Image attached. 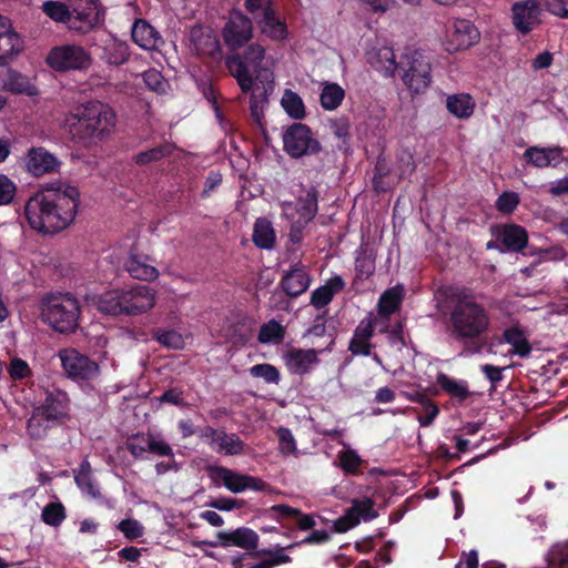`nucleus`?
<instances>
[{
  "label": "nucleus",
  "mask_w": 568,
  "mask_h": 568,
  "mask_svg": "<svg viewBox=\"0 0 568 568\" xmlns=\"http://www.w3.org/2000/svg\"><path fill=\"white\" fill-rule=\"evenodd\" d=\"M346 286L345 281L341 275L329 277L324 285L314 290L311 294L310 304L316 310L324 308L341 293Z\"/></svg>",
  "instance_id": "nucleus-29"
},
{
  "label": "nucleus",
  "mask_w": 568,
  "mask_h": 568,
  "mask_svg": "<svg viewBox=\"0 0 568 568\" xmlns=\"http://www.w3.org/2000/svg\"><path fill=\"white\" fill-rule=\"evenodd\" d=\"M45 61L51 69L58 72L85 71L93 62L91 53L82 45L74 43L51 48Z\"/></svg>",
  "instance_id": "nucleus-8"
},
{
  "label": "nucleus",
  "mask_w": 568,
  "mask_h": 568,
  "mask_svg": "<svg viewBox=\"0 0 568 568\" xmlns=\"http://www.w3.org/2000/svg\"><path fill=\"white\" fill-rule=\"evenodd\" d=\"M53 425L50 418L36 408L28 419L27 430L31 438L42 439L47 436L48 429Z\"/></svg>",
  "instance_id": "nucleus-42"
},
{
  "label": "nucleus",
  "mask_w": 568,
  "mask_h": 568,
  "mask_svg": "<svg viewBox=\"0 0 568 568\" xmlns=\"http://www.w3.org/2000/svg\"><path fill=\"white\" fill-rule=\"evenodd\" d=\"M42 11L51 20L58 23H63L69 28L71 24V9L70 2L65 3L62 1L48 0L42 4Z\"/></svg>",
  "instance_id": "nucleus-38"
},
{
  "label": "nucleus",
  "mask_w": 568,
  "mask_h": 568,
  "mask_svg": "<svg viewBox=\"0 0 568 568\" xmlns=\"http://www.w3.org/2000/svg\"><path fill=\"white\" fill-rule=\"evenodd\" d=\"M339 467L347 475H357L364 463L361 456L353 449L338 453Z\"/></svg>",
  "instance_id": "nucleus-51"
},
{
  "label": "nucleus",
  "mask_w": 568,
  "mask_h": 568,
  "mask_svg": "<svg viewBox=\"0 0 568 568\" xmlns=\"http://www.w3.org/2000/svg\"><path fill=\"white\" fill-rule=\"evenodd\" d=\"M285 334V327L273 318L260 327L257 339L262 344H280L283 342Z\"/></svg>",
  "instance_id": "nucleus-40"
},
{
  "label": "nucleus",
  "mask_w": 568,
  "mask_h": 568,
  "mask_svg": "<svg viewBox=\"0 0 568 568\" xmlns=\"http://www.w3.org/2000/svg\"><path fill=\"white\" fill-rule=\"evenodd\" d=\"M71 24L69 30L87 34L104 21V10L98 0H69Z\"/></svg>",
  "instance_id": "nucleus-10"
},
{
  "label": "nucleus",
  "mask_w": 568,
  "mask_h": 568,
  "mask_svg": "<svg viewBox=\"0 0 568 568\" xmlns=\"http://www.w3.org/2000/svg\"><path fill=\"white\" fill-rule=\"evenodd\" d=\"M215 450L223 453L224 455L233 456L243 453L244 443L235 434H226L221 430L220 437H217Z\"/></svg>",
  "instance_id": "nucleus-45"
},
{
  "label": "nucleus",
  "mask_w": 568,
  "mask_h": 568,
  "mask_svg": "<svg viewBox=\"0 0 568 568\" xmlns=\"http://www.w3.org/2000/svg\"><path fill=\"white\" fill-rule=\"evenodd\" d=\"M374 507L375 501L372 498L365 497L363 499H352V505L347 509L353 517L358 519L359 524L361 520L371 521L378 517V511Z\"/></svg>",
  "instance_id": "nucleus-43"
},
{
  "label": "nucleus",
  "mask_w": 568,
  "mask_h": 568,
  "mask_svg": "<svg viewBox=\"0 0 568 568\" xmlns=\"http://www.w3.org/2000/svg\"><path fill=\"white\" fill-rule=\"evenodd\" d=\"M80 303L71 294H55L41 302V318L61 334L74 333L79 326Z\"/></svg>",
  "instance_id": "nucleus-4"
},
{
  "label": "nucleus",
  "mask_w": 568,
  "mask_h": 568,
  "mask_svg": "<svg viewBox=\"0 0 568 568\" xmlns=\"http://www.w3.org/2000/svg\"><path fill=\"white\" fill-rule=\"evenodd\" d=\"M8 373L12 381H22L32 375L29 364L20 357L10 361Z\"/></svg>",
  "instance_id": "nucleus-57"
},
{
  "label": "nucleus",
  "mask_w": 568,
  "mask_h": 568,
  "mask_svg": "<svg viewBox=\"0 0 568 568\" xmlns=\"http://www.w3.org/2000/svg\"><path fill=\"white\" fill-rule=\"evenodd\" d=\"M281 104L285 112L295 120H302L305 118V105L302 98L292 90H285Z\"/></svg>",
  "instance_id": "nucleus-44"
},
{
  "label": "nucleus",
  "mask_w": 568,
  "mask_h": 568,
  "mask_svg": "<svg viewBox=\"0 0 568 568\" xmlns=\"http://www.w3.org/2000/svg\"><path fill=\"white\" fill-rule=\"evenodd\" d=\"M265 511L286 528L283 535L287 538H293L295 532V530L288 526V523H294L296 528L303 531L311 530L316 526L315 514H305L301 509L286 504L273 505Z\"/></svg>",
  "instance_id": "nucleus-12"
},
{
  "label": "nucleus",
  "mask_w": 568,
  "mask_h": 568,
  "mask_svg": "<svg viewBox=\"0 0 568 568\" xmlns=\"http://www.w3.org/2000/svg\"><path fill=\"white\" fill-rule=\"evenodd\" d=\"M499 239L509 252H523L528 244V233L518 224H505L500 227Z\"/></svg>",
  "instance_id": "nucleus-30"
},
{
  "label": "nucleus",
  "mask_w": 568,
  "mask_h": 568,
  "mask_svg": "<svg viewBox=\"0 0 568 568\" xmlns=\"http://www.w3.org/2000/svg\"><path fill=\"white\" fill-rule=\"evenodd\" d=\"M153 435L148 433H135L128 437L126 448L130 454L135 458H143L145 453H149Z\"/></svg>",
  "instance_id": "nucleus-47"
},
{
  "label": "nucleus",
  "mask_w": 568,
  "mask_h": 568,
  "mask_svg": "<svg viewBox=\"0 0 568 568\" xmlns=\"http://www.w3.org/2000/svg\"><path fill=\"white\" fill-rule=\"evenodd\" d=\"M446 108L456 118L468 119L474 113L475 102L470 94H453L447 97Z\"/></svg>",
  "instance_id": "nucleus-36"
},
{
  "label": "nucleus",
  "mask_w": 568,
  "mask_h": 568,
  "mask_svg": "<svg viewBox=\"0 0 568 568\" xmlns=\"http://www.w3.org/2000/svg\"><path fill=\"white\" fill-rule=\"evenodd\" d=\"M191 42L199 55L216 59L221 54L220 41L211 30L201 27L192 28Z\"/></svg>",
  "instance_id": "nucleus-28"
},
{
  "label": "nucleus",
  "mask_w": 568,
  "mask_h": 568,
  "mask_svg": "<svg viewBox=\"0 0 568 568\" xmlns=\"http://www.w3.org/2000/svg\"><path fill=\"white\" fill-rule=\"evenodd\" d=\"M480 38L476 26L467 19H457L446 41L448 52L463 51L476 44Z\"/></svg>",
  "instance_id": "nucleus-17"
},
{
  "label": "nucleus",
  "mask_w": 568,
  "mask_h": 568,
  "mask_svg": "<svg viewBox=\"0 0 568 568\" xmlns=\"http://www.w3.org/2000/svg\"><path fill=\"white\" fill-rule=\"evenodd\" d=\"M74 481L78 488L85 495L90 496L93 499H98L101 497V491L99 486L92 475V469L90 463L84 459L78 470L74 473Z\"/></svg>",
  "instance_id": "nucleus-33"
},
{
  "label": "nucleus",
  "mask_w": 568,
  "mask_h": 568,
  "mask_svg": "<svg viewBox=\"0 0 568 568\" xmlns=\"http://www.w3.org/2000/svg\"><path fill=\"white\" fill-rule=\"evenodd\" d=\"M69 402L70 399L65 392L54 389L47 392L43 403L37 408L50 418L52 424H58L68 416Z\"/></svg>",
  "instance_id": "nucleus-24"
},
{
  "label": "nucleus",
  "mask_w": 568,
  "mask_h": 568,
  "mask_svg": "<svg viewBox=\"0 0 568 568\" xmlns=\"http://www.w3.org/2000/svg\"><path fill=\"white\" fill-rule=\"evenodd\" d=\"M225 44L236 50L246 44L253 37V20L242 12H237L227 21L222 31Z\"/></svg>",
  "instance_id": "nucleus-14"
},
{
  "label": "nucleus",
  "mask_w": 568,
  "mask_h": 568,
  "mask_svg": "<svg viewBox=\"0 0 568 568\" xmlns=\"http://www.w3.org/2000/svg\"><path fill=\"white\" fill-rule=\"evenodd\" d=\"M244 8L254 19L261 12L275 9V0H244Z\"/></svg>",
  "instance_id": "nucleus-63"
},
{
  "label": "nucleus",
  "mask_w": 568,
  "mask_h": 568,
  "mask_svg": "<svg viewBox=\"0 0 568 568\" xmlns=\"http://www.w3.org/2000/svg\"><path fill=\"white\" fill-rule=\"evenodd\" d=\"M403 288L399 286L386 290L378 298L377 314L382 318H388L392 314L399 311L403 302Z\"/></svg>",
  "instance_id": "nucleus-34"
},
{
  "label": "nucleus",
  "mask_w": 568,
  "mask_h": 568,
  "mask_svg": "<svg viewBox=\"0 0 568 568\" xmlns=\"http://www.w3.org/2000/svg\"><path fill=\"white\" fill-rule=\"evenodd\" d=\"M219 541H205L211 547L221 546L227 548L235 546L247 551H256L260 537L253 529L248 527H239L233 531H219L216 535Z\"/></svg>",
  "instance_id": "nucleus-18"
},
{
  "label": "nucleus",
  "mask_w": 568,
  "mask_h": 568,
  "mask_svg": "<svg viewBox=\"0 0 568 568\" xmlns=\"http://www.w3.org/2000/svg\"><path fill=\"white\" fill-rule=\"evenodd\" d=\"M4 88L16 94L33 95L36 93V89L30 83L29 79L18 72L9 74Z\"/></svg>",
  "instance_id": "nucleus-49"
},
{
  "label": "nucleus",
  "mask_w": 568,
  "mask_h": 568,
  "mask_svg": "<svg viewBox=\"0 0 568 568\" xmlns=\"http://www.w3.org/2000/svg\"><path fill=\"white\" fill-rule=\"evenodd\" d=\"M250 374L255 378H263L268 384H278L281 374L272 364H256L250 368Z\"/></svg>",
  "instance_id": "nucleus-53"
},
{
  "label": "nucleus",
  "mask_w": 568,
  "mask_h": 568,
  "mask_svg": "<svg viewBox=\"0 0 568 568\" xmlns=\"http://www.w3.org/2000/svg\"><path fill=\"white\" fill-rule=\"evenodd\" d=\"M250 97V112L253 122L262 128L263 126V105L267 103L266 90L264 88H257V90H251Z\"/></svg>",
  "instance_id": "nucleus-46"
},
{
  "label": "nucleus",
  "mask_w": 568,
  "mask_h": 568,
  "mask_svg": "<svg viewBox=\"0 0 568 568\" xmlns=\"http://www.w3.org/2000/svg\"><path fill=\"white\" fill-rule=\"evenodd\" d=\"M23 163L27 172L36 178L57 172L61 165L58 158L43 146L30 148Z\"/></svg>",
  "instance_id": "nucleus-16"
},
{
  "label": "nucleus",
  "mask_w": 568,
  "mask_h": 568,
  "mask_svg": "<svg viewBox=\"0 0 568 568\" xmlns=\"http://www.w3.org/2000/svg\"><path fill=\"white\" fill-rule=\"evenodd\" d=\"M54 206L50 210V214L57 215V217H65L70 215L65 221V229L73 222L78 212L80 202V192L75 186L67 185L63 189H54Z\"/></svg>",
  "instance_id": "nucleus-19"
},
{
  "label": "nucleus",
  "mask_w": 568,
  "mask_h": 568,
  "mask_svg": "<svg viewBox=\"0 0 568 568\" xmlns=\"http://www.w3.org/2000/svg\"><path fill=\"white\" fill-rule=\"evenodd\" d=\"M520 203L519 195L513 191L503 192L496 201V209L503 214H511Z\"/></svg>",
  "instance_id": "nucleus-54"
},
{
  "label": "nucleus",
  "mask_w": 568,
  "mask_h": 568,
  "mask_svg": "<svg viewBox=\"0 0 568 568\" xmlns=\"http://www.w3.org/2000/svg\"><path fill=\"white\" fill-rule=\"evenodd\" d=\"M62 367L74 381L89 382L95 379L100 374L97 362L77 349H64L60 353Z\"/></svg>",
  "instance_id": "nucleus-11"
},
{
  "label": "nucleus",
  "mask_w": 568,
  "mask_h": 568,
  "mask_svg": "<svg viewBox=\"0 0 568 568\" xmlns=\"http://www.w3.org/2000/svg\"><path fill=\"white\" fill-rule=\"evenodd\" d=\"M280 449L283 454H293L296 450V443L291 429L280 427L276 432Z\"/></svg>",
  "instance_id": "nucleus-61"
},
{
  "label": "nucleus",
  "mask_w": 568,
  "mask_h": 568,
  "mask_svg": "<svg viewBox=\"0 0 568 568\" xmlns=\"http://www.w3.org/2000/svg\"><path fill=\"white\" fill-rule=\"evenodd\" d=\"M436 383L450 397L456 398L459 403L465 402L471 392L468 389V383L465 379H454L445 373H438Z\"/></svg>",
  "instance_id": "nucleus-35"
},
{
  "label": "nucleus",
  "mask_w": 568,
  "mask_h": 568,
  "mask_svg": "<svg viewBox=\"0 0 568 568\" xmlns=\"http://www.w3.org/2000/svg\"><path fill=\"white\" fill-rule=\"evenodd\" d=\"M131 37L135 44L149 51H158L164 44L160 32L143 19L134 22Z\"/></svg>",
  "instance_id": "nucleus-25"
},
{
  "label": "nucleus",
  "mask_w": 568,
  "mask_h": 568,
  "mask_svg": "<svg viewBox=\"0 0 568 568\" xmlns=\"http://www.w3.org/2000/svg\"><path fill=\"white\" fill-rule=\"evenodd\" d=\"M173 150L174 146L171 143L164 142L149 150L139 152L134 155L133 160L138 165H146L170 156Z\"/></svg>",
  "instance_id": "nucleus-39"
},
{
  "label": "nucleus",
  "mask_w": 568,
  "mask_h": 568,
  "mask_svg": "<svg viewBox=\"0 0 568 568\" xmlns=\"http://www.w3.org/2000/svg\"><path fill=\"white\" fill-rule=\"evenodd\" d=\"M130 58L129 48L125 43H115L108 53V62L113 65H121Z\"/></svg>",
  "instance_id": "nucleus-62"
},
{
  "label": "nucleus",
  "mask_w": 568,
  "mask_h": 568,
  "mask_svg": "<svg viewBox=\"0 0 568 568\" xmlns=\"http://www.w3.org/2000/svg\"><path fill=\"white\" fill-rule=\"evenodd\" d=\"M377 324L378 318L374 317V315L369 313L355 327L353 336L348 343V351L354 356L369 357L372 355V349L375 347L372 343V338L375 334Z\"/></svg>",
  "instance_id": "nucleus-15"
},
{
  "label": "nucleus",
  "mask_w": 568,
  "mask_h": 568,
  "mask_svg": "<svg viewBox=\"0 0 568 568\" xmlns=\"http://www.w3.org/2000/svg\"><path fill=\"white\" fill-rule=\"evenodd\" d=\"M207 474L216 485H223L233 494L245 491V474H240L224 466H209Z\"/></svg>",
  "instance_id": "nucleus-27"
},
{
  "label": "nucleus",
  "mask_w": 568,
  "mask_h": 568,
  "mask_svg": "<svg viewBox=\"0 0 568 568\" xmlns=\"http://www.w3.org/2000/svg\"><path fill=\"white\" fill-rule=\"evenodd\" d=\"M344 98L345 91L339 84L326 82L323 85L320 95V102L324 110L333 111L336 110L342 104Z\"/></svg>",
  "instance_id": "nucleus-37"
},
{
  "label": "nucleus",
  "mask_w": 568,
  "mask_h": 568,
  "mask_svg": "<svg viewBox=\"0 0 568 568\" xmlns=\"http://www.w3.org/2000/svg\"><path fill=\"white\" fill-rule=\"evenodd\" d=\"M118 529L129 540H135L143 536L144 527L141 523L133 518L123 519L119 523Z\"/></svg>",
  "instance_id": "nucleus-55"
},
{
  "label": "nucleus",
  "mask_w": 568,
  "mask_h": 568,
  "mask_svg": "<svg viewBox=\"0 0 568 568\" xmlns=\"http://www.w3.org/2000/svg\"><path fill=\"white\" fill-rule=\"evenodd\" d=\"M331 540V535L326 530H313L304 539L286 546L287 550L303 545H323Z\"/></svg>",
  "instance_id": "nucleus-59"
},
{
  "label": "nucleus",
  "mask_w": 568,
  "mask_h": 568,
  "mask_svg": "<svg viewBox=\"0 0 568 568\" xmlns=\"http://www.w3.org/2000/svg\"><path fill=\"white\" fill-rule=\"evenodd\" d=\"M149 255L130 252L124 262V270L135 280L151 282L159 277V271L151 263Z\"/></svg>",
  "instance_id": "nucleus-26"
},
{
  "label": "nucleus",
  "mask_w": 568,
  "mask_h": 568,
  "mask_svg": "<svg viewBox=\"0 0 568 568\" xmlns=\"http://www.w3.org/2000/svg\"><path fill=\"white\" fill-rule=\"evenodd\" d=\"M265 57V49L258 43L250 44L243 55L235 53L225 60V65L233 78H235L243 93H248L254 85V80L248 67L254 70L261 67Z\"/></svg>",
  "instance_id": "nucleus-7"
},
{
  "label": "nucleus",
  "mask_w": 568,
  "mask_h": 568,
  "mask_svg": "<svg viewBox=\"0 0 568 568\" xmlns=\"http://www.w3.org/2000/svg\"><path fill=\"white\" fill-rule=\"evenodd\" d=\"M51 195H54V189H45L30 196L24 205V216L31 229L54 234L65 229V221L70 215L63 220L50 214L54 206V199Z\"/></svg>",
  "instance_id": "nucleus-5"
},
{
  "label": "nucleus",
  "mask_w": 568,
  "mask_h": 568,
  "mask_svg": "<svg viewBox=\"0 0 568 568\" xmlns=\"http://www.w3.org/2000/svg\"><path fill=\"white\" fill-rule=\"evenodd\" d=\"M65 517V508L61 503H49L41 513L43 523L51 527H59Z\"/></svg>",
  "instance_id": "nucleus-52"
},
{
  "label": "nucleus",
  "mask_w": 568,
  "mask_h": 568,
  "mask_svg": "<svg viewBox=\"0 0 568 568\" xmlns=\"http://www.w3.org/2000/svg\"><path fill=\"white\" fill-rule=\"evenodd\" d=\"M276 241L272 222L266 217H257L254 222L252 242L257 248L271 250Z\"/></svg>",
  "instance_id": "nucleus-32"
},
{
  "label": "nucleus",
  "mask_w": 568,
  "mask_h": 568,
  "mask_svg": "<svg viewBox=\"0 0 568 568\" xmlns=\"http://www.w3.org/2000/svg\"><path fill=\"white\" fill-rule=\"evenodd\" d=\"M152 336L158 343L168 348L182 349L184 347L182 335L174 329L156 328L153 331Z\"/></svg>",
  "instance_id": "nucleus-50"
},
{
  "label": "nucleus",
  "mask_w": 568,
  "mask_h": 568,
  "mask_svg": "<svg viewBox=\"0 0 568 568\" xmlns=\"http://www.w3.org/2000/svg\"><path fill=\"white\" fill-rule=\"evenodd\" d=\"M562 153L564 149L559 145L547 148L534 145L526 149L523 158L528 164L538 169L557 168L562 161L567 160Z\"/></svg>",
  "instance_id": "nucleus-22"
},
{
  "label": "nucleus",
  "mask_w": 568,
  "mask_h": 568,
  "mask_svg": "<svg viewBox=\"0 0 568 568\" xmlns=\"http://www.w3.org/2000/svg\"><path fill=\"white\" fill-rule=\"evenodd\" d=\"M285 548L278 547L274 550L268 548H263L260 550H256L254 552H251L252 557H258V556H267L268 560H271L273 567L288 564L292 561V558L284 552Z\"/></svg>",
  "instance_id": "nucleus-56"
},
{
  "label": "nucleus",
  "mask_w": 568,
  "mask_h": 568,
  "mask_svg": "<svg viewBox=\"0 0 568 568\" xmlns=\"http://www.w3.org/2000/svg\"><path fill=\"white\" fill-rule=\"evenodd\" d=\"M402 71V81L412 94H422L429 88L432 77V63L422 50L407 49L398 61Z\"/></svg>",
  "instance_id": "nucleus-6"
},
{
  "label": "nucleus",
  "mask_w": 568,
  "mask_h": 568,
  "mask_svg": "<svg viewBox=\"0 0 568 568\" xmlns=\"http://www.w3.org/2000/svg\"><path fill=\"white\" fill-rule=\"evenodd\" d=\"M252 20L256 23L260 32L272 41L281 42L288 37L286 21L280 17L276 8L258 13Z\"/></svg>",
  "instance_id": "nucleus-21"
},
{
  "label": "nucleus",
  "mask_w": 568,
  "mask_h": 568,
  "mask_svg": "<svg viewBox=\"0 0 568 568\" xmlns=\"http://www.w3.org/2000/svg\"><path fill=\"white\" fill-rule=\"evenodd\" d=\"M322 352L314 348H292L284 355L285 365L292 374H308L312 367L320 363L318 355Z\"/></svg>",
  "instance_id": "nucleus-23"
},
{
  "label": "nucleus",
  "mask_w": 568,
  "mask_h": 568,
  "mask_svg": "<svg viewBox=\"0 0 568 568\" xmlns=\"http://www.w3.org/2000/svg\"><path fill=\"white\" fill-rule=\"evenodd\" d=\"M503 341L511 345L509 355H517L520 358L529 357L532 347L527 339L524 331L517 326H511L503 332Z\"/></svg>",
  "instance_id": "nucleus-31"
},
{
  "label": "nucleus",
  "mask_w": 568,
  "mask_h": 568,
  "mask_svg": "<svg viewBox=\"0 0 568 568\" xmlns=\"http://www.w3.org/2000/svg\"><path fill=\"white\" fill-rule=\"evenodd\" d=\"M358 525V519L353 517L348 509L345 510V514L333 523V531L337 534H344L349 529L356 527Z\"/></svg>",
  "instance_id": "nucleus-64"
},
{
  "label": "nucleus",
  "mask_w": 568,
  "mask_h": 568,
  "mask_svg": "<svg viewBox=\"0 0 568 568\" xmlns=\"http://www.w3.org/2000/svg\"><path fill=\"white\" fill-rule=\"evenodd\" d=\"M541 8L538 0H521L511 6L514 28L523 36L530 33L541 23Z\"/></svg>",
  "instance_id": "nucleus-13"
},
{
  "label": "nucleus",
  "mask_w": 568,
  "mask_h": 568,
  "mask_svg": "<svg viewBox=\"0 0 568 568\" xmlns=\"http://www.w3.org/2000/svg\"><path fill=\"white\" fill-rule=\"evenodd\" d=\"M329 126H331L334 135L337 139L342 140L344 145H348V141L351 138V134H349L351 123H349L348 118L341 116V118L331 120Z\"/></svg>",
  "instance_id": "nucleus-58"
},
{
  "label": "nucleus",
  "mask_w": 568,
  "mask_h": 568,
  "mask_svg": "<svg viewBox=\"0 0 568 568\" xmlns=\"http://www.w3.org/2000/svg\"><path fill=\"white\" fill-rule=\"evenodd\" d=\"M298 212L306 222H311L318 212V191L311 187L306 195L298 201Z\"/></svg>",
  "instance_id": "nucleus-48"
},
{
  "label": "nucleus",
  "mask_w": 568,
  "mask_h": 568,
  "mask_svg": "<svg viewBox=\"0 0 568 568\" xmlns=\"http://www.w3.org/2000/svg\"><path fill=\"white\" fill-rule=\"evenodd\" d=\"M283 149L291 158L300 159L320 153L322 144L308 125L294 122L283 133Z\"/></svg>",
  "instance_id": "nucleus-9"
},
{
  "label": "nucleus",
  "mask_w": 568,
  "mask_h": 568,
  "mask_svg": "<svg viewBox=\"0 0 568 568\" xmlns=\"http://www.w3.org/2000/svg\"><path fill=\"white\" fill-rule=\"evenodd\" d=\"M22 50L20 36L11 28L0 37V64Z\"/></svg>",
  "instance_id": "nucleus-41"
},
{
  "label": "nucleus",
  "mask_w": 568,
  "mask_h": 568,
  "mask_svg": "<svg viewBox=\"0 0 568 568\" xmlns=\"http://www.w3.org/2000/svg\"><path fill=\"white\" fill-rule=\"evenodd\" d=\"M95 306L110 316H138L155 304V291L148 285L135 284L128 288L106 291L95 297Z\"/></svg>",
  "instance_id": "nucleus-3"
},
{
  "label": "nucleus",
  "mask_w": 568,
  "mask_h": 568,
  "mask_svg": "<svg viewBox=\"0 0 568 568\" xmlns=\"http://www.w3.org/2000/svg\"><path fill=\"white\" fill-rule=\"evenodd\" d=\"M211 508L221 510V511H230L233 509H241L244 507L245 501L237 498L232 497H217L212 499L207 504Z\"/></svg>",
  "instance_id": "nucleus-60"
},
{
  "label": "nucleus",
  "mask_w": 568,
  "mask_h": 568,
  "mask_svg": "<svg viewBox=\"0 0 568 568\" xmlns=\"http://www.w3.org/2000/svg\"><path fill=\"white\" fill-rule=\"evenodd\" d=\"M67 121L74 138L102 141L114 129L116 114L109 104L90 101L73 108Z\"/></svg>",
  "instance_id": "nucleus-2"
},
{
  "label": "nucleus",
  "mask_w": 568,
  "mask_h": 568,
  "mask_svg": "<svg viewBox=\"0 0 568 568\" xmlns=\"http://www.w3.org/2000/svg\"><path fill=\"white\" fill-rule=\"evenodd\" d=\"M311 283L312 276L307 267L298 262L283 273L280 287L288 297L296 298L308 290Z\"/></svg>",
  "instance_id": "nucleus-20"
},
{
  "label": "nucleus",
  "mask_w": 568,
  "mask_h": 568,
  "mask_svg": "<svg viewBox=\"0 0 568 568\" xmlns=\"http://www.w3.org/2000/svg\"><path fill=\"white\" fill-rule=\"evenodd\" d=\"M435 298L437 311L445 317L449 339L462 346V354H480L490 331L489 310L466 286H440Z\"/></svg>",
  "instance_id": "nucleus-1"
}]
</instances>
